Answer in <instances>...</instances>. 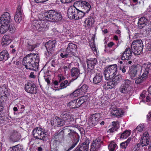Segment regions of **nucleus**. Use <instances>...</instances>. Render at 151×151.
Segmentation results:
<instances>
[{
    "instance_id": "nucleus-1",
    "label": "nucleus",
    "mask_w": 151,
    "mask_h": 151,
    "mask_svg": "<svg viewBox=\"0 0 151 151\" xmlns=\"http://www.w3.org/2000/svg\"><path fill=\"white\" fill-rule=\"evenodd\" d=\"M40 20L38 24H40L42 31H45L49 28L48 22H55L61 21L62 16L60 12L54 10H50L39 16Z\"/></svg>"
},
{
    "instance_id": "nucleus-2",
    "label": "nucleus",
    "mask_w": 151,
    "mask_h": 151,
    "mask_svg": "<svg viewBox=\"0 0 151 151\" xmlns=\"http://www.w3.org/2000/svg\"><path fill=\"white\" fill-rule=\"evenodd\" d=\"M39 61L38 55L31 53L27 55L23 58L22 63L27 69L36 70L38 68Z\"/></svg>"
},
{
    "instance_id": "nucleus-3",
    "label": "nucleus",
    "mask_w": 151,
    "mask_h": 151,
    "mask_svg": "<svg viewBox=\"0 0 151 151\" xmlns=\"http://www.w3.org/2000/svg\"><path fill=\"white\" fill-rule=\"evenodd\" d=\"M84 12H83L79 8L75 5L70 6L68 9V16L70 19H74L78 20L82 19L84 16Z\"/></svg>"
},
{
    "instance_id": "nucleus-4",
    "label": "nucleus",
    "mask_w": 151,
    "mask_h": 151,
    "mask_svg": "<svg viewBox=\"0 0 151 151\" xmlns=\"http://www.w3.org/2000/svg\"><path fill=\"white\" fill-rule=\"evenodd\" d=\"M151 68V63L146 62L143 63L141 65L137 64L132 66L129 70V73L131 78L132 79H135V77L137 76V72L139 70L143 71L145 68Z\"/></svg>"
},
{
    "instance_id": "nucleus-5",
    "label": "nucleus",
    "mask_w": 151,
    "mask_h": 151,
    "mask_svg": "<svg viewBox=\"0 0 151 151\" xmlns=\"http://www.w3.org/2000/svg\"><path fill=\"white\" fill-rule=\"evenodd\" d=\"M143 47L142 41L139 39L133 41L131 45V50L133 53L136 55H140Z\"/></svg>"
},
{
    "instance_id": "nucleus-6",
    "label": "nucleus",
    "mask_w": 151,
    "mask_h": 151,
    "mask_svg": "<svg viewBox=\"0 0 151 151\" xmlns=\"http://www.w3.org/2000/svg\"><path fill=\"white\" fill-rule=\"evenodd\" d=\"M117 66L116 64L110 65L106 68L104 72V75L106 80H109L110 77H113L117 73Z\"/></svg>"
},
{
    "instance_id": "nucleus-7",
    "label": "nucleus",
    "mask_w": 151,
    "mask_h": 151,
    "mask_svg": "<svg viewBox=\"0 0 151 151\" xmlns=\"http://www.w3.org/2000/svg\"><path fill=\"white\" fill-rule=\"evenodd\" d=\"M75 5L79 8L83 12H84V15L89 12L91 8L90 4L85 1H76L75 2Z\"/></svg>"
},
{
    "instance_id": "nucleus-8",
    "label": "nucleus",
    "mask_w": 151,
    "mask_h": 151,
    "mask_svg": "<svg viewBox=\"0 0 151 151\" xmlns=\"http://www.w3.org/2000/svg\"><path fill=\"white\" fill-rule=\"evenodd\" d=\"M130 83L131 81L129 80H125L119 88V92L124 94H130L131 91Z\"/></svg>"
},
{
    "instance_id": "nucleus-9",
    "label": "nucleus",
    "mask_w": 151,
    "mask_h": 151,
    "mask_svg": "<svg viewBox=\"0 0 151 151\" xmlns=\"http://www.w3.org/2000/svg\"><path fill=\"white\" fill-rule=\"evenodd\" d=\"M85 141L82 143L80 142L75 150V151H88L90 140L88 138L85 137Z\"/></svg>"
},
{
    "instance_id": "nucleus-10",
    "label": "nucleus",
    "mask_w": 151,
    "mask_h": 151,
    "mask_svg": "<svg viewBox=\"0 0 151 151\" xmlns=\"http://www.w3.org/2000/svg\"><path fill=\"white\" fill-rule=\"evenodd\" d=\"M56 45V41L55 40H49L45 44V46L47 51L46 54L47 56H50L54 53Z\"/></svg>"
},
{
    "instance_id": "nucleus-11",
    "label": "nucleus",
    "mask_w": 151,
    "mask_h": 151,
    "mask_svg": "<svg viewBox=\"0 0 151 151\" xmlns=\"http://www.w3.org/2000/svg\"><path fill=\"white\" fill-rule=\"evenodd\" d=\"M100 115L96 113L91 115L89 117L88 122L90 127H93L98 124L99 122Z\"/></svg>"
},
{
    "instance_id": "nucleus-12",
    "label": "nucleus",
    "mask_w": 151,
    "mask_h": 151,
    "mask_svg": "<svg viewBox=\"0 0 151 151\" xmlns=\"http://www.w3.org/2000/svg\"><path fill=\"white\" fill-rule=\"evenodd\" d=\"M25 91L27 92L35 94L37 92V89L36 85L32 81L28 82L25 86Z\"/></svg>"
},
{
    "instance_id": "nucleus-13",
    "label": "nucleus",
    "mask_w": 151,
    "mask_h": 151,
    "mask_svg": "<svg viewBox=\"0 0 151 151\" xmlns=\"http://www.w3.org/2000/svg\"><path fill=\"white\" fill-rule=\"evenodd\" d=\"M102 143L103 141L99 138L93 140L91 145L90 151H97L101 147V144Z\"/></svg>"
},
{
    "instance_id": "nucleus-14",
    "label": "nucleus",
    "mask_w": 151,
    "mask_h": 151,
    "mask_svg": "<svg viewBox=\"0 0 151 151\" xmlns=\"http://www.w3.org/2000/svg\"><path fill=\"white\" fill-rule=\"evenodd\" d=\"M61 117L66 123L68 122L67 124H70V122L74 120L71 114L67 111L63 112L61 115Z\"/></svg>"
},
{
    "instance_id": "nucleus-15",
    "label": "nucleus",
    "mask_w": 151,
    "mask_h": 151,
    "mask_svg": "<svg viewBox=\"0 0 151 151\" xmlns=\"http://www.w3.org/2000/svg\"><path fill=\"white\" fill-rule=\"evenodd\" d=\"M23 15L22 9L20 5L17 7L16 14L15 15L14 19L16 22L19 23L22 19Z\"/></svg>"
},
{
    "instance_id": "nucleus-16",
    "label": "nucleus",
    "mask_w": 151,
    "mask_h": 151,
    "mask_svg": "<svg viewBox=\"0 0 151 151\" xmlns=\"http://www.w3.org/2000/svg\"><path fill=\"white\" fill-rule=\"evenodd\" d=\"M77 47L76 44L73 43H70L66 50L68 52L73 56L74 55L75 53L77 51Z\"/></svg>"
},
{
    "instance_id": "nucleus-17",
    "label": "nucleus",
    "mask_w": 151,
    "mask_h": 151,
    "mask_svg": "<svg viewBox=\"0 0 151 151\" xmlns=\"http://www.w3.org/2000/svg\"><path fill=\"white\" fill-rule=\"evenodd\" d=\"M149 133H144L140 141V144L142 147L147 145L149 143Z\"/></svg>"
},
{
    "instance_id": "nucleus-18",
    "label": "nucleus",
    "mask_w": 151,
    "mask_h": 151,
    "mask_svg": "<svg viewBox=\"0 0 151 151\" xmlns=\"http://www.w3.org/2000/svg\"><path fill=\"white\" fill-rule=\"evenodd\" d=\"M132 52L129 47L126 48L122 54V60L131 59L132 57Z\"/></svg>"
},
{
    "instance_id": "nucleus-19",
    "label": "nucleus",
    "mask_w": 151,
    "mask_h": 151,
    "mask_svg": "<svg viewBox=\"0 0 151 151\" xmlns=\"http://www.w3.org/2000/svg\"><path fill=\"white\" fill-rule=\"evenodd\" d=\"M103 76L101 73H96L93 79V83L94 84H99L102 82Z\"/></svg>"
},
{
    "instance_id": "nucleus-20",
    "label": "nucleus",
    "mask_w": 151,
    "mask_h": 151,
    "mask_svg": "<svg viewBox=\"0 0 151 151\" xmlns=\"http://www.w3.org/2000/svg\"><path fill=\"white\" fill-rule=\"evenodd\" d=\"M86 63L88 68H93L95 65L98 62L96 58H90L87 60Z\"/></svg>"
},
{
    "instance_id": "nucleus-21",
    "label": "nucleus",
    "mask_w": 151,
    "mask_h": 151,
    "mask_svg": "<svg viewBox=\"0 0 151 151\" xmlns=\"http://www.w3.org/2000/svg\"><path fill=\"white\" fill-rule=\"evenodd\" d=\"M61 133H56L55 134L54 137L55 140L52 142V145L54 146L53 148H56L58 146V145L61 143L60 136Z\"/></svg>"
},
{
    "instance_id": "nucleus-22",
    "label": "nucleus",
    "mask_w": 151,
    "mask_h": 151,
    "mask_svg": "<svg viewBox=\"0 0 151 151\" xmlns=\"http://www.w3.org/2000/svg\"><path fill=\"white\" fill-rule=\"evenodd\" d=\"M21 137V135L19 133H12L9 139L12 142H16L18 141Z\"/></svg>"
},
{
    "instance_id": "nucleus-23",
    "label": "nucleus",
    "mask_w": 151,
    "mask_h": 151,
    "mask_svg": "<svg viewBox=\"0 0 151 151\" xmlns=\"http://www.w3.org/2000/svg\"><path fill=\"white\" fill-rule=\"evenodd\" d=\"M74 130L76 131H74L73 129L71 128L70 127L68 126L65 127H64L63 129L60 132H67L70 131V132H76V129H78L79 130L80 132H83L84 129L81 127H79L78 128H75Z\"/></svg>"
},
{
    "instance_id": "nucleus-24",
    "label": "nucleus",
    "mask_w": 151,
    "mask_h": 151,
    "mask_svg": "<svg viewBox=\"0 0 151 151\" xmlns=\"http://www.w3.org/2000/svg\"><path fill=\"white\" fill-rule=\"evenodd\" d=\"M8 35H4L1 40V44L4 46H6L9 45L11 42V39Z\"/></svg>"
},
{
    "instance_id": "nucleus-25",
    "label": "nucleus",
    "mask_w": 151,
    "mask_h": 151,
    "mask_svg": "<svg viewBox=\"0 0 151 151\" xmlns=\"http://www.w3.org/2000/svg\"><path fill=\"white\" fill-rule=\"evenodd\" d=\"M80 74V70L75 67L71 69V76L74 80L77 79Z\"/></svg>"
},
{
    "instance_id": "nucleus-26",
    "label": "nucleus",
    "mask_w": 151,
    "mask_h": 151,
    "mask_svg": "<svg viewBox=\"0 0 151 151\" xmlns=\"http://www.w3.org/2000/svg\"><path fill=\"white\" fill-rule=\"evenodd\" d=\"M9 58V55L6 50H3L0 53V61H5Z\"/></svg>"
},
{
    "instance_id": "nucleus-27",
    "label": "nucleus",
    "mask_w": 151,
    "mask_h": 151,
    "mask_svg": "<svg viewBox=\"0 0 151 151\" xmlns=\"http://www.w3.org/2000/svg\"><path fill=\"white\" fill-rule=\"evenodd\" d=\"M8 94V91L6 85H4L0 86V95H1V97H7Z\"/></svg>"
},
{
    "instance_id": "nucleus-28",
    "label": "nucleus",
    "mask_w": 151,
    "mask_h": 151,
    "mask_svg": "<svg viewBox=\"0 0 151 151\" xmlns=\"http://www.w3.org/2000/svg\"><path fill=\"white\" fill-rule=\"evenodd\" d=\"M119 122L118 121L113 122L112 124L113 127L108 131L107 132H114L118 131L119 127Z\"/></svg>"
},
{
    "instance_id": "nucleus-29",
    "label": "nucleus",
    "mask_w": 151,
    "mask_h": 151,
    "mask_svg": "<svg viewBox=\"0 0 151 151\" xmlns=\"http://www.w3.org/2000/svg\"><path fill=\"white\" fill-rule=\"evenodd\" d=\"M123 113L122 111L119 108H116L112 109L111 113L113 116L116 117L121 116Z\"/></svg>"
},
{
    "instance_id": "nucleus-30",
    "label": "nucleus",
    "mask_w": 151,
    "mask_h": 151,
    "mask_svg": "<svg viewBox=\"0 0 151 151\" xmlns=\"http://www.w3.org/2000/svg\"><path fill=\"white\" fill-rule=\"evenodd\" d=\"M147 20L144 17H142L139 19L138 22V26L139 29L142 28L144 26L145 24L146 23Z\"/></svg>"
},
{
    "instance_id": "nucleus-31",
    "label": "nucleus",
    "mask_w": 151,
    "mask_h": 151,
    "mask_svg": "<svg viewBox=\"0 0 151 151\" xmlns=\"http://www.w3.org/2000/svg\"><path fill=\"white\" fill-rule=\"evenodd\" d=\"M8 151H23V146L20 144L10 147Z\"/></svg>"
},
{
    "instance_id": "nucleus-32",
    "label": "nucleus",
    "mask_w": 151,
    "mask_h": 151,
    "mask_svg": "<svg viewBox=\"0 0 151 151\" xmlns=\"http://www.w3.org/2000/svg\"><path fill=\"white\" fill-rule=\"evenodd\" d=\"M93 22V18L90 17L86 19L84 25L85 27H90L92 25Z\"/></svg>"
},
{
    "instance_id": "nucleus-33",
    "label": "nucleus",
    "mask_w": 151,
    "mask_h": 151,
    "mask_svg": "<svg viewBox=\"0 0 151 151\" xmlns=\"http://www.w3.org/2000/svg\"><path fill=\"white\" fill-rule=\"evenodd\" d=\"M55 124H56L58 127H60L63 126L64 125L66 122L63 119H62L56 116L55 117ZM53 125H55H55L54 124H53Z\"/></svg>"
},
{
    "instance_id": "nucleus-34",
    "label": "nucleus",
    "mask_w": 151,
    "mask_h": 151,
    "mask_svg": "<svg viewBox=\"0 0 151 151\" xmlns=\"http://www.w3.org/2000/svg\"><path fill=\"white\" fill-rule=\"evenodd\" d=\"M9 24H0V32L1 34H4L9 29Z\"/></svg>"
},
{
    "instance_id": "nucleus-35",
    "label": "nucleus",
    "mask_w": 151,
    "mask_h": 151,
    "mask_svg": "<svg viewBox=\"0 0 151 151\" xmlns=\"http://www.w3.org/2000/svg\"><path fill=\"white\" fill-rule=\"evenodd\" d=\"M76 100H77V106L79 107L81 104L86 101V96H83Z\"/></svg>"
},
{
    "instance_id": "nucleus-36",
    "label": "nucleus",
    "mask_w": 151,
    "mask_h": 151,
    "mask_svg": "<svg viewBox=\"0 0 151 151\" xmlns=\"http://www.w3.org/2000/svg\"><path fill=\"white\" fill-rule=\"evenodd\" d=\"M120 78V76L118 75H113V77H110L109 79L112 80V81L116 84L119 82Z\"/></svg>"
},
{
    "instance_id": "nucleus-37",
    "label": "nucleus",
    "mask_w": 151,
    "mask_h": 151,
    "mask_svg": "<svg viewBox=\"0 0 151 151\" xmlns=\"http://www.w3.org/2000/svg\"><path fill=\"white\" fill-rule=\"evenodd\" d=\"M77 100H74L70 102L68 104V106L70 108L75 109L78 108L77 106Z\"/></svg>"
},
{
    "instance_id": "nucleus-38",
    "label": "nucleus",
    "mask_w": 151,
    "mask_h": 151,
    "mask_svg": "<svg viewBox=\"0 0 151 151\" xmlns=\"http://www.w3.org/2000/svg\"><path fill=\"white\" fill-rule=\"evenodd\" d=\"M60 56L62 58H63L70 57L72 56L70 53L67 52L66 50L65 51L62 52L60 54Z\"/></svg>"
},
{
    "instance_id": "nucleus-39",
    "label": "nucleus",
    "mask_w": 151,
    "mask_h": 151,
    "mask_svg": "<svg viewBox=\"0 0 151 151\" xmlns=\"http://www.w3.org/2000/svg\"><path fill=\"white\" fill-rule=\"evenodd\" d=\"M88 88V86L86 85H83L79 89V91H80L81 95L84 94L87 91Z\"/></svg>"
},
{
    "instance_id": "nucleus-40",
    "label": "nucleus",
    "mask_w": 151,
    "mask_h": 151,
    "mask_svg": "<svg viewBox=\"0 0 151 151\" xmlns=\"http://www.w3.org/2000/svg\"><path fill=\"white\" fill-rule=\"evenodd\" d=\"M39 22V21H37L36 22L35 25H33L32 27V29L34 31L37 30L39 31H42L41 26L40 25V24H38Z\"/></svg>"
},
{
    "instance_id": "nucleus-41",
    "label": "nucleus",
    "mask_w": 151,
    "mask_h": 151,
    "mask_svg": "<svg viewBox=\"0 0 151 151\" xmlns=\"http://www.w3.org/2000/svg\"><path fill=\"white\" fill-rule=\"evenodd\" d=\"M116 146V144L114 142H112L108 145V147L110 151H114Z\"/></svg>"
},
{
    "instance_id": "nucleus-42",
    "label": "nucleus",
    "mask_w": 151,
    "mask_h": 151,
    "mask_svg": "<svg viewBox=\"0 0 151 151\" xmlns=\"http://www.w3.org/2000/svg\"><path fill=\"white\" fill-rule=\"evenodd\" d=\"M90 45L94 54L95 55H98V52L94 42H93V43L90 44Z\"/></svg>"
},
{
    "instance_id": "nucleus-43",
    "label": "nucleus",
    "mask_w": 151,
    "mask_h": 151,
    "mask_svg": "<svg viewBox=\"0 0 151 151\" xmlns=\"http://www.w3.org/2000/svg\"><path fill=\"white\" fill-rule=\"evenodd\" d=\"M144 128V127L143 124H139L138 126L133 131V132H141L143 131V130Z\"/></svg>"
},
{
    "instance_id": "nucleus-44",
    "label": "nucleus",
    "mask_w": 151,
    "mask_h": 151,
    "mask_svg": "<svg viewBox=\"0 0 151 151\" xmlns=\"http://www.w3.org/2000/svg\"><path fill=\"white\" fill-rule=\"evenodd\" d=\"M70 84V83H68V81L67 80L61 82L60 85V87H61L60 89L65 88L67 86H69Z\"/></svg>"
},
{
    "instance_id": "nucleus-45",
    "label": "nucleus",
    "mask_w": 151,
    "mask_h": 151,
    "mask_svg": "<svg viewBox=\"0 0 151 151\" xmlns=\"http://www.w3.org/2000/svg\"><path fill=\"white\" fill-rule=\"evenodd\" d=\"M1 18H2L3 19L7 20V21H10L11 19V16L7 12H6L4 13L2 15Z\"/></svg>"
},
{
    "instance_id": "nucleus-46",
    "label": "nucleus",
    "mask_w": 151,
    "mask_h": 151,
    "mask_svg": "<svg viewBox=\"0 0 151 151\" xmlns=\"http://www.w3.org/2000/svg\"><path fill=\"white\" fill-rule=\"evenodd\" d=\"M95 74V71L93 68H87V74L91 77L93 75Z\"/></svg>"
},
{
    "instance_id": "nucleus-47",
    "label": "nucleus",
    "mask_w": 151,
    "mask_h": 151,
    "mask_svg": "<svg viewBox=\"0 0 151 151\" xmlns=\"http://www.w3.org/2000/svg\"><path fill=\"white\" fill-rule=\"evenodd\" d=\"M80 95H82L81 94L80 91H79V89H78L76 90L72 93L70 94V96L71 97H77Z\"/></svg>"
},
{
    "instance_id": "nucleus-48",
    "label": "nucleus",
    "mask_w": 151,
    "mask_h": 151,
    "mask_svg": "<svg viewBox=\"0 0 151 151\" xmlns=\"http://www.w3.org/2000/svg\"><path fill=\"white\" fill-rule=\"evenodd\" d=\"M8 30L11 33H12L15 32L16 28L14 24H10L9 25H8Z\"/></svg>"
},
{
    "instance_id": "nucleus-49",
    "label": "nucleus",
    "mask_w": 151,
    "mask_h": 151,
    "mask_svg": "<svg viewBox=\"0 0 151 151\" xmlns=\"http://www.w3.org/2000/svg\"><path fill=\"white\" fill-rule=\"evenodd\" d=\"M71 66V63H68L63 66L62 67V69L64 70V71L65 72L66 71H67L68 70L70 69Z\"/></svg>"
},
{
    "instance_id": "nucleus-50",
    "label": "nucleus",
    "mask_w": 151,
    "mask_h": 151,
    "mask_svg": "<svg viewBox=\"0 0 151 151\" xmlns=\"http://www.w3.org/2000/svg\"><path fill=\"white\" fill-rule=\"evenodd\" d=\"M45 130L44 128L41 127H36L33 130L32 132H44Z\"/></svg>"
},
{
    "instance_id": "nucleus-51",
    "label": "nucleus",
    "mask_w": 151,
    "mask_h": 151,
    "mask_svg": "<svg viewBox=\"0 0 151 151\" xmlns=\"http://www.w3.org/2000/svg\"><path fill=\"white\" fill-rule=\"evenodd\" d=\"M131 133H122L120 137V138L126 139L130 134Z\"/></svg>"
},
{
    "instance_id": "nucleus-52",
    "label": "nucleus",
    "mask_w": 151,
    "mask_h": 151,
    "mask_svg": "<svg viewBox=\"0 0 151 151\" xmlns=\"http://www.w3.org/2000/svg\"><path fill=\"white\" fill-rule=\"evenodd\" d=\"M36 45L35 44L27 46V48L28 50L29 51H32L34 50V49L36 47Z\"/></svg>"
},
{
    "instance_id": "nucleus-53",
    "label": "nucleus",
    "mask_w": 151,
    "mask_h": 151,
    "mask_svg": "<svg viewBox=\"0 0 151 151\" xmlns=\"http://www.w3.org/2000/svg\"><path fill=\"white\" fill-rule=\"evenodd\" d=\"M10 21H7L4 19L2 18H0V24H9L10 22Z\"/></svg>"
},
{
    "instance_id": "nucleus-54",
    "label": "nucleus",
    "mask_w": 151,
    "mask_h": 151,
    "mask_svg": "<svg viewBox=\"0 0 151 151\" xmlns=\"http://www.w3.org/2000/svg\"><path fill=\"white\" fill-rule=\"evenodd\" d=\"M140 146L141 145L139 143L136 144L133 150V151H138L140 149Z\"/></svg>"
},
{
    "instance_id": "nucleus-55",
    "label": "nucleus",
    "mask_w": 151,
    "mask_h": 151,
    "mask_svg": "<svg viewBox=\"0 0 151 151\" xmlns=\"http://www.w3.org/2000/svg\"><path fill=\"white\" fill-rule=\"evenodd\" d=\"M145 16L144 17L146 19H147V21L148 20H149L151 18V12H148L146 13L145 14Z\"/></svg>"
},
{
    "instance_id": "nucleus-56",
    "label": "nucleus",
    "mask_w": 151,
    "mask_h": 151,
    "mask_svg": "<svg viewBox=\"0 0 151 151\" xmlns=\"http://www.w3.org/2000/svg\"><path fill=\"white\" fill-rule=\"evenodd\" d=\"M32 133L34 137L35 138L38 139H41V138H42V139L43 138H41L40 136V134H39V133Z\"/></svg>"
},
{
    "instance_id": "nucleus-57",
    "label": "nucleus",
    "mask_w": 151,
    "mask_h": 151,
    "mask_svg": "<svg viewBox=\"0 0 151 151\" xmlns=\"http://www.w3.org/2000/svg\"><path fill=\"white\" fill-rule=\"evenodd\" d=\"M107 83L108 85L110 87V88H113L115 85H116L115 83L112 81L107 82Z\"/></svg>"
},
{
    "instance_id": "nucleus-58",
    "label": "nucleus",
    "mask_w": 151,
    "mask_h": 151,
    "mask_svg": "<svg viewBox=\"0 0 151 151\" xmlns=\"http://www.w3.org/2000/svg\"><path fill=\"white\" fill-rule=\"evenodd\" d=\"M45 133H40V136L41 138H43L42 139L41 138V139H40L42 140H45L46 139V137L45 136L46 134H45Z\"/></svg>"
},
{
    "instance_id": "nucleus-59",
    "label": "nucleus",
    "mask_w": 151,
    "mask_h": 151,
    "mask_svg": "<svg viewBox=\"0 0 151 151\" xmlns=\"http://www.w3.org/2000/svg\"><path fill=\"white\" fill-rule=\"evenodd\" d=\"M128 145L125 143L124 142H123L121 143L120 146L122 149H126Z\"/></svg>"
},
{
    "instance_id": "nucleus-60",
    "label": "nucleus",
    "mask_w": 151,
    "mask_h": 151,
    "mask_svg": "<svg viewBox=\"0 0 151 151\" xmlns=\"http://www.w3.org/2000/svg\"><path fill=\"white\" fill-rule=\"evenodd\" d=\"M26 42L27 43V46H29L31 45H33L34 44V42L32 40H27Z\"/></svg>"
},
{
    "instance_id": "nucleus-61",
    "label": "nucleus",
    "mask_w": 151,
    "mask_h": 151,
    "mask_svg": "<svg viewBox=\"0 0 151 151\" xmlns=\"http://www.w3.org/2000/svg\"><path fill=\"white\" fill-rule=\"evenodd\" d=\"M119 70L120 71H121L123 73H125L126 72L125 67L124 66L120 67Z\"/></svg>"
},
{
    "instance_id": "nucleus-62",
    "label": "nucleus",
    "mask_w": 151,
    "mask_h": 151,
    "mask_svg": "<svg viewBox=\"0 0 151 151\" xmlns=\"http://www.w3.org/2000/svg\"><path fill=\"white\" fill-rule=\"evenodd\" d=\"M58 77L59 78V83H60L61 82L63 81L64 80L65 78L63 76H62L61 75H59Z\"/></svg>"
},
{
    "instance_id": "nucleus-63",
    "label": "nucleus",
    "mask_w": 151,
    "mask_h": 151,
    "mask_svg": "<svg viewBox=\"0 0 151 151\" xmlns=\"http://www.w3.org/2000/svg\"><path fill=\"white\" fill-rule=\"evenodd\" d=\"M146 47L149 50H151V42H149L146 45Z\"/></svg>"
},
{
    "instance_id": "nucleus-64",
    "label": "nucleus",
    "mask_w": 151,
    "mask_h": 151,
    "mask_svg": "<svg viewBox=\"0 0 151 151\" xmlns=\"http://www.w3.org/2000/svg\"><path fill=\"white\" fill-rule=\"evenodd\" d=\"M63 3H68L71 2L74 0H60Z\"/></svg>"
}]
</instances>
